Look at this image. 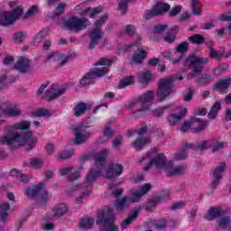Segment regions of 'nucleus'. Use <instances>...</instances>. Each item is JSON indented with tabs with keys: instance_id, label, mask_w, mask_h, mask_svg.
<instances>
[{
	"instance_id": "nucleus-1",
	"label": "nucleus",
	"mask_w": 231,
	"mask_h": 231,
	"mask_svg": "<svg viewBox=\"0 0 231 231\" xmlns=\"http://www.w3.org/2000/svg\"><path fill=\"white\" fill-rule=\"evenodd\" d=\"M109 152L106 149L102 150L99 152H92L91 156L95 161V166L90 169L86 177L87 183H93L96 180L102 176V172L106 171V160H107Z\"/></svg>"
},
{
	"instance_id": "nucleus-2",
	"label": "nucleus",
	"mask_w": 231,
	"mask_h": 231,
	"mask_svg": "<svg viewBox=\"0 0 231 231\" xmlns=\"http://www.w3.org/2000/svg\"><path fill=\"white\" fill-rule=\"evenodd\" d=\"M30 140H32V143H29V145H35L39 142L37 137H33V133L32 131H27L23 134L9 132L7 134L0 137V143L3 145H14V143L24 145V143L30 142Z\"/></svg>"
},
{
	"instance_id": "nucleus-3",
	"label": "nucleus",
	"mask_w": 231,
	"mask_h": 231,
	"mask_svg": "<svg viewBox=\"0 0 231 231\" xmlns=\"http://www.w3.org/2000/svg\"><path fill=\"white\" fill-rule=\"evenodd\" d=\"M152 100H154V92L149 91L141 95L138 100L133 101L129 105L130 109L141 107L134 112V117L142 118V116H145V115H147V111L151 109V105H149L148 102H152Z\"/></svg>"
},
{
	"instance_id": "nucleus-4",
	"label": "nucleus",
	"mask_w": 231,
	"mask_h": 231,
	"mask_svg": "<svg viewBox=\"0 0 231 231\" xmlns=\"http://www.w3.org/2000/svg\"><path fill=\"white\" fill-rule=\"evenodd\" d=\"M97 225H101L100 231H118V226L115 225V214L112 208H106L98 213Z\"/></svg>"
},
{
	"instance_id": "nucleus-5",
	"label": "nucleus",
	"mask_w": 231,
	"mask_h": 231,
	"mask_svg": "<svg viewBox=\"0 0 231 231\" xmlns=\"http://www.w3.org/2000/svg\"><path fill=\"white\" fill-rule=\"evenodd\" d=\"M176 80H183V77L171 76L170 78L160 80L157 96L161 100H165L172 93V83L176 82Z\"/></svg>"
},
{
	"instance_id": "nucleus-6",
	"label": "nucleus",
	"mask_w": 231,
	"mask_h": 231,
	"mask_svg": "<svg viewBox=\"0 0 231 231\" xmlns=\"http://www.w3.org/2000/svg\"><path fill=\"white\" fill-rule=\"evenodd\" d=\"M89 24H91V23L88 19H80L77 16H72L63 21V26L66 28V30L77 32H82V30H86Z\"/></svg>"
},
{
	"instance_id": "nucleus-7",
	"label": "nucleus",
	"mask_w": 231,
	"mask_h": 231,
	"mask_svg": "<svg viewBox=\"0 0 231 231\" xmlns=\"http://www.w3.org/2000/svg\"><path fill=\"white\" fill-rule=\"evenodd\" d=\"M44 189V184L40 183L32 186V188H28L25 189V196L28 198H35L41 194L40 205L41 207H44L46 203H48V199H50V194L46 190H42Z\"/></svg>"
},
{
	"instance_id": "nucleus-8",
	"label": "nucleus",
	"mask_w": 231,
	"mask_h": 231,
	"mask_svg": "<svg viewBox=\"0 0 231 231\" xmlns=\"http://www.w3.org/2000/svg\"><path fill=\"white\" fill-rule=\"evenodd\" d=\"M187 64H189L190 69H192V73L190 74L191 79L193 77H196L197 75H199L201 71H203V66L204 64H207L208 62V58H201L194 55H190L187 60Z\"/></svg>"
},
{
	"instance_id": "nucleus-9",
	"label": "nucleus",
	"mask_w": 231,
	"mask_h": 231,
	"mask_svg": "<svg viewBox=\"0 0 231 231\" xmlns=\"http://www.w3.org/2000/svg\"><path fill=\"white\" fill-rule=\"evenodd\" d=\"M140 41H142V37L137 36L135 42L128 45V50H131V48L136 49L130 61L131 64H142L147 59V51L140 47Z\"/></svg>"
},
{
	"instance_id": "nucleus-10",
	"label": "nucleus",
	"mask_w": 231,
	"mask_h": 231,
	"mask_svg": "<svg viewBox=\"0 0 231 231\" xmlns=\"http://www.w3.org/2000/svg\"><path fill=\"white\" fill-rule=\"evenodd\" d=\"M23 14V6L16 7L13 12H5L0 14V26H10L13 23H15L16 19L21 17Z\"/></svg>"
},
{
	"instance_id": "nucleus-11",
	"label": "nucleus",
	"mask_w": 231,
	"mask_h": 231,
	"mask_svg": "<svg viewBox=\"0 0 231 231\" xmlns=\"http://www.w3.org/2000/svg\"><path fill=\"white\" fill-rule=\"evenodd\" d=\"M152 165H154L156 169H172V161H168L167 156L163 153H158L155 156V160L150 161L144 166L143 171H149Z\"/></svg>"
},
{
	"instance_id": "nucleus-12",
	"label": "nucleus",
	"mask_w": 231,
	"mask_h": 231,
	"mask_svg": "<svg viewBox=\"0 0 231 231\" xmlns=\"http://www.w3.org/2000/svg\"><path fill=\"white\" fill-rule=\"evenodd\" d=\"M107 73V68L98 69L96 68L90 70L87 75H85L79 81L80 86L86 87L93 84L95 79L98 77H104Z\"/></svg>"
},
{
	"instance_id": "nucleus-13",
	"label": "nucleus",
	"mask_w": 231,
	"mask_h": 231,
	"mask_svg": "<svg viewBox=\"0 0 231 231\" xmlns=\"http://www.w3.org/2000/svg\"><path fill=\"white\" fill-rule=\"evenodd\" d=\"M88 37L90 39L89 50H93V48L97 46V44H99L101 48H104L107 42L106 39L102 40V37H104V32H102L100 28L92 29L88 33Z\"/></svg>"
},
{
	"instance_id": "nucleus-14",
	"label": "nucleus",
	"mask_w": 231,
	"mask_h": 231,
	"mask_svg": "<svg viewBox=\"0 0 231 231\" xmlns=\"http://www.w3.org/2000/svg\"><path fill=\"white\" fill-rule=\"evenodd\" d=\"M208 147H210V146H208V145H186L183 150L175 152L174 158H175V160H178V161L187 160V158L189 157V155L187 154V151H189V149H191L193 151V152H195V154H201V152H203L204 151H207V149H208Z\"/></svg>"
},
{
	"instance_id": "nucleus-15",
	"label": "nucleus",
	"mask_w": 231,
	"mask_h": 231,
	"mask_svg": "<svg viewBox=\"0 0 231 231\" xmlns=\"http://www.w3.org/2000/svg\"><path fill=\"white\" fill-rule=\"evenodd\" d=\"M86 129H89V126L87 123H83L75 128L74 143H78V145H80L81 143H84L85 142H88V140H89L91 134L89 132H86Z\"/></svg>"
},
{
	"instance_id": "nucleus-16",
	"label": "nucleus",
	"mask_w": 231,
	"mask_h": 231,
	"mask_svg": "<svg viewBox=\"0 0 231 231\" xmlns=\"http://www.w3.org/2000/svg\"><path fill=\"white\" fill-rule=\"evenodd\" d=\"M226 214H230V209H222L221 207H210L207 214L204 215V219L206 221H214V219L223 217V216H226Z\"/></svg>"
},
{
	"instance_id": "nucleus-17",
	"label": "nucleus",
	"mask_w": 231,
	"mask_h": 231,
	"mask_svg": "<svg viewBox=\"0 0 231 231\" xmlns=\"http://www.w3.org/2000/svg\"><path fill=\"white\" fill-rule=\"evenodd\" d=\"M207 121H201L198 117H194L191 119V122H184L180 131L182 133H187L192 127L195 131L200 132L207 127Z\"/></svg>"
},
{
	"instance_id": "nucleus-18",
	"label": "nucleus",
	"mask_w": 231,
	"mask_h": 231,
	"mask_svg": "<svg viewBox=\"0 0 231 231\" xmlns=\"http://www.w3.org/2000/svg\"><path fill=\"white\" fill-rule=\"evenodd\" d=\"M124 173V166L120 163H111L106 169V180H114V178H118Z\"/></svg>"
},
{
	"instance_id": "nucleus-19",
	"label": "nucleus",
	"mask_w": 231,
	"mask_h": 231,
	"mask_svg": "<svg viewBox=\"0 0 231 231\" xmlns=\"http://www.w3.org/2000/svg\"><path fill=\"white\" fill-rule=\"evenodd\" d=\"M225 169H226V163L224 162L211 171L210 174L212 175V178H214V180L211 183L212 189H217V185H219V181H221V178H223Z\"/></svg>"
},
{
	"instance_id": "nucleus-20",
	"label": "nucleus",
	"mask_w": 231,
	"mask_h": 231,
	"mask_svg": "<svg viewBox=\"0 0 231 231\" xmlns=\"http://www.w3.org/2000/svg\"><path fill=\"white\" fill-rule=\"evenodd\" d=\"M32 68V61L26 57H20L14 65V69L26 73Z\"/></svg>"
},
{
	"instance_id": "nucleus-21",
	"label": "nucleus",
	"mask_w": 231,
	"mask_h": 231,
	"mask_svg": "<svg viewBox=\"0 0 231 231\" xmlns=\"http://www.w3.org/2000/svg\"><path fill=\"white\" fill-rule=\"evenodd\" d=\"M152 186L150 183L144 184L139 191L132 193L130 197V203H138L140 199H142V196L147 194L149 190H151Z\"/></svg>"
},
{
	"instance_id": "nucleus-22",
	"label": "nucleus",
	"mask_w": 231,
	"mask_h": 231,
	"mask_svg": "<svg viewBox=\"0 0 231 231\" xmlns=\"http://www.w3.org/2000/svg\"><path fill=\"white\" fill-rule=\"evenodd\" d=\"M46 60H54V62H58L60 66H64V64L69 60V56H66L59 51H56L49 54Z\"/></svg>"
},
{
	"instance_id": "nucleus-23",
	"label": "nucleus",
	"mask_w": 231,
	"mask_h": 231,
	"mask_svg": "<svg viewBox=\"0 0 231 231\" xmlns=\"http://www.w3.org/2000/svg\"><path fill=\"white\" fill-rule=\"evenodd\" d=\"M186 115H187V109L185 107H182L180 109V114H171L168 117L170 125H176V124H178V122H180V120H181V118H183V116H185Z\"/></svg>"
},
{
	"instance_id": "nucleus-24",
	"label": "nucleus",
	"mask_w": 231,
	"mask_h": 231,
	"mask_svg": "<svg viewBox=\"0 0 231 231\" xmlns=\"http://www.w3.org/2000/svg\"><path fill=\"white\" fill-rule=\"evenodd\" d=\"M138 214H140V209L138 208L134 209L133 214L129 215L127 218L123 220V223L121 224V228L123 230H125V228L128 227L129 225H131V223H133V221L136 219V217H138Z\"/></svg>"
},
{
	"instance_id": "nucleus-25",
	"label": "nucleus",
	"mask_w": 231,
	"mask_h": 231,
	"mask_svg": "<svg viewBox=\"0 0 231 231\" xmlns=\"http://www.w3.org/2000/svg\"><path fill=\"white\" fill-rule=\"evenodd\" d=\"M230 84H231V79L226 78V79L218 80L216 83V88L219 92L226 93V89H228V88H230Z\"/></svg>"
},
{
	"instance_id": "nucleus-26",
	"label": "nucleus",
	"mask_w": 231,
	"mask_h": 231,
	"mask_svg": "<svg viewBox=\"0 0 231 231\" xmlns=\"http://www.w3.org/2000/svg\"><path fill=\"white\" fill-rule=\"evenodd\" d=\"M89 109H91V106L83 102L78 103L76 107H74V115L76 116H82Z\"/></svg>"
},
{
	"instance_id": "nucleus-27",
	"label": "nucleus",
	"mask_w": 231,
	"mask_h": 231,
	"mask_svg": "<svg viewBox=\"0 0 231 231\" xmlns=\"http://www.w3.org/2000/svg\"><path fill=\"white\" fill-rule=\"evenodd\" d=\"M64 93H66V88H60L56 92L54 91L53 88H51L46 91L49 100H55L56 98H59V97L64 95Z\"/></svg>"
},
{
	"instance_id": "nucleus-28",
	"label": "nucleus",
	"mask_w": 231,
	"mask_h": 231,
	"mask_svg": "<svg viewBox=\"0 0 231 231\" xmlns=\"http://www.w3.org/2000/svg\"><path fill=\"white\" fill-rule=\"evenodd\" d=\"M186 171H187V167L183 165H179L168 171L167 176L169 178H172V176H181V174H185Z\"/></svg>"
},
{
	"instance_id": "nucleus-29",
	"label": "nucleus",
	"mask_w": 231,
	"mask_h": 231,
	"mask_svg": "<svg viewBox=\"0 0 231 231\" xmlns=\"http://www.w3.org/2000/svg\"><path fill=\"white\" fill-rule=\"evenodd\" d=\"M32 125V122L30 121H21L13 125H11V129L14 131H28Z\"/></svg>"
},
{
	"instance_id": "nucleus-30",
	"label": "nucleus",
	"mask_w": 231,
	"mask_h": 231,
	"mask_svg": "<svg viewBox=\"0 0 231 231\" xmlns=\"http://www.w3.org/2000/svg\"><path fill=\"white\" fill-rule=\"evenodd\" d=\"M100 12H102V7H94V8H87L85 10H83L80 13L81 17H86V15H89V17H91V19H93V17H95V15H98V14H100Z\"/></svg>"
},
{
	"instance_id": "nucleus-31",
	"label": "nucleus",
	"mask_w": 231,
	"mask_h": 231,
	"mask_svg": "<svg viewBox=\"0 0 231 231\" xmlns=\"http://www.w3.org/2000/svg\"><path fill=\"white\" fill-rule=\"evenodd\" d=\"M153 9L157 15H162V14H165V12H169L171 10V5L169 4L158 2L154 6Z\"/></svg>"
},
{
	"instance_id": "nucleus-32",
	"label": "nucleus",
	"mask_w": 231,
	"mask_h": 231,
	"mask_svg": "<svg viewBox=\"0 0 231 231\" xmlns=\"http://www.w3.org/2000/svg\"><path fill=\"white\" fill-rule=\"evenodd\" d=\"M190 8L193 15H201L203 7H201L199 0H190Z\"/></svg>"
},
{
	"instance_id": "nucleus-33",
	"label": "nucleus",
	"mask_w": 231,
	"mask_h": 231,
	"mask_svg": "<svg viewBox=\"0 0 231 231\" xmlns=\"http://www.w3.org/2000/svg\"><path fill=\"white\" fill-rule=\"evenodd\" d=\"M54 217H60V216H64L66 212H68V208L66 207V204H60L58 206H55L52 209Z\"/></svg>"
},
{
	"instance_id": "nucleus-34",
	"label": "nucleus",
	"mask_w": 231,
	"mask_h": 231,
	"mask_svg": "<svg viewBox=\"0 0 231 231\" xmlns=\"http://www.w3.org/2000/svg\"><path fill=\"white\" fill-rule=\"evenodd\" d=\"M151 79H152L151 70H146L138 75V79H139V82H141V84H148Z\"/></svg>"
},
{
	"instance_id": "nucleus-35",
	"label": "nucleus",
	"mask_w": 231,
	"mask_h": 231,
	"mask_svg": "<svg viewBox=\"0 0 231 231\" xmlns=\"http://www.w3.org/2000/svg\"><path fill=\"white\" fill-rule=\"evenodd\" d=\"M10 208V204L5 203L0 206V219L5 223L8 217V209Z\"/></svg>"
},
{
	"instance_id": "nucleus-36",
	"label": "nucleus",
	"mask_w": 231,
	"mask_h": 231,
	"mask_svg": "<svg viewBox=\"0 0 231 231\" xmlns=\"http://www.w3.org/2000/svg\"><path fill=\"white\" fill-rule=\"evenodd\" d=\"M199 145H224L223 142L217 136L212 137L211 139L205 140L199 143Z\"/></svg>"
},
{
	"instance_id": "nucleus-37",
	"label": "nucleus",
	"mask_w": 231,
	"mask_h": 231,
	"mask_svg": "<svg viewBox=\"0 0 231 231\" xmlns=\"http://www.w3.org/2000/svg\"><path fill=\"white\" fill-rule=\"evenodd\" d=\"M219 109H221V102L216 101L208 115V118H216V116H217V111H219Z\"/></svg>"
},
{
	"instance_id": "nucleus-38",
	"label": "nucleus",
	"mask_w": 231,
	"mask_h": 231,
	"mask_svg": "<svg viewBox=\"0 0 231 231\" xmlns=\"http://www.w3.org/2000/svg\"><path fill=\"white\" fill-rule=\"evenodd\" d=\"M42 159L40 158H33L30 161L28 167H30L31 169H42Z\"/></svg>"
},
{
	"instance_id": "nucleus-39",
	"label": "nucleus",
	"mask_w": 231,
	"mask_h": 231,
	"mask_svg": "<svg viewBox=\"0 0 231 231\" xmlns=\"http://www.w3.org/2000/svg\"><path fill=\"white\" fill-rule=\"evenodd\" d=\"M93 225H95L94 218H83L79 223L80 228H93Z\"/></svg>"
},
{
	"instance_id": "nucleus-40",
	"label": "nucleus",
	"mask_w": 231,
	"mask_h": 231,
	"mask_svg": "<svg viewBox=\"0 0 231 231\" xmlns=\"http://www.w3.org/2000/svg\"><path fill=\"white\" fill-rule=\"evenodd\" d=\"M160 201H162L161 197H156L155 199H151L145 208L146 212H151V210H152V208H156V205H158V203H160Z\"/></svg>"
},
{
	"instance_id": "nucleus-41",
	"label": "nucleus",
	"mask_w": 231,
	"mask_h": 231,
	"mask_svg": "<svg viewBox=\"0 0 231 231\" xmlns=\"http://www.w3.org/2000/svg\"><path fill=\"white\" fill-rule=\"evenodd\" d=\"M126 201L131 202V197H123L122 199L117 200L115 205L116 208H117V210H124Z\"/></svg>"
},
{
	"instance_id": "nucleus-42",
	"label": "nucleus",
	"mask_w": 231,
	"mask_h": 231,
	"mask_svg": "<svg viewBox=\"0 0 231 231\" xmlns=\"http://www.w3.org/2000/svg\"><path fill=\"white\" fill-rule=\"evenodd\" d=\"M75 154V151L73 150H65L58 154L59 160H68L71 158Z\"/></svg>"
},
{
	"instance_id": "nucleus-43",
	"label": "nucleus",
	"mask_w": 231,
	"mask_h": 231,
	"mask_svg": "<svg viewBox=\"0 0 231 231\" xmlns=\"http://www.w3.org/2000/svg\"><path fill=\"white\" fill-rule=\"evenodd\" d=\"M134 82L133 76L126 77L123 79L119 83L120 89H124V88H127V86H131Z\"/></svg>"
},
{
	"instance_id": "nucleus-44",
	"label": "nucleus",
	"mask_w": 231,
	"mask_h": 231,
	"mask_svg": "<svg viewBox=\"0 0 231 231\" xmlns=\"http://www.w3.org/2000/svg\"><path fill=\"white\" fill-rule=\"evenodd\" d=\"M4 113L7 116H19V115H21V109L16 107L7 108L4 110Z\"/></svg>"
},
{
	"instance_id": "nucleus-45",
	"label": "nucleus",
	"mask_w": 231,
	"mask_h": 231,
	"mask_svg": "<svg viewBox=\"0 0 231 231\" xmlns=\"http://www.w3.org/2000/svg\"><path fill=\"white\" fill-rule=\"evenodd\" d=\"M189 41L193 42V44H202V42H205V37L201 34H194L189 37Z\"/></svg>"
},
{
	"instance_id": "nucleus-46",
	"label": "nucleus",
	"mask_w": 231,
	"mask_h": 231,
	"mask_svg": "<svg viewBox=\"0 0 231 231\" xmlns=\"http://www.w3.org/2000/svg\"><path fill=\"white\" fill-rule=\"evenodd\" d=\"M48 33V30H42L40 32H38L34 38V44H39V42H42V40L44 37H46Z\"/></svg>"
},
{
	"instance_id": "nucleus-47",
	"label": "nucleus",
	"mask_w": 231,
	"mask_h": 231,
	"mask_svg": "<svg viewBox=\"0 0 231 231\" xmlns=\"http://www.w3.org/2000/svg\"><path fill=\"white\" fill-rule=\"evenodd\" d=\"M39 14V5H32L29 10L25 13V17H33Z\"/></svg>"
},
{
	"instance_id": "nucleus-48",
	"label": "nucleus",
	"mask_w": 231,
	"mask_h": 231,
	"mask_svg": "<svg viewBox=\"0 0 231 231\" xmlns=\"http://www.w3.org/2000/svg\"><path fill=\"white\" fill-rule=\"evenodd\" d=\"M24 37H26V32H15L13 36L14 41H15V42H17L18 44L23 42V39H24Z\"/></svg>"
},
{
	"instance_id": "nucleus-49",
	"label": "nucleus",
	"mask_w": 231,
	"mask_h": 231,
	"mask_svg": "<svg viewBox=\"0 0 231 231\" xmlns=\"http://www.w3.org/2000/svg\"><path fill=\"white\" fill-rule=\"evenodd\" d=\"M188 50H189V42H187L180 43L176 48L177 53H185L187 52Z\"/></svg>"
},
{
	"instance_id": "nucleus-50",
	"label": "nucleus",
	"mask_w": 231,
	"mask_h": 231,
	"mask_svg": "<svg viewBox=\"0 0 231 231\" xmlns=\"http://www.w3.org/2000/svg\"><path fill=\"white\" fill-rule=\"evenodd\" d=\"M36 116H51V112L45 108H39L35 112Z\"/></svg>"
},
{
	"instance_id": "nucleus-51",
	"label": "nucleus",
	"mask_w": 231,
	"mask_h": 231,
	"mask_svg": "<svg viewBox=\"0 0 231 231\" xmlns=\"http://www.w3.org/2000/svg\"><path fill=\"white\" fill-rule=\"evenodd\" d=\"M125 32L126 33V35H129V37H133V35L136 33V28L134 27V25L128 24L125 26Z\"/></svg>"
},
{
	"instance_id": "nucleus-52",
	"label": "nucleus",
	"mask_w": 231,
	"mask_h": 231,
	"mask_svg": "<svg viewBox=\"0 0 231 231\" xmlns=\"http://www.w3.org/2000/svg\"><path fill=\"white\" fill-rule=\"evenodd\" d=\"M147 143H151V137H143L141 139H137L134 145H145Z\"/></svg>"
},
{
	"instance_id": "nucleus-53",
	"label": "nucleus",
	"mask_w": 231,
	"mask_h": 231,
	"mask_svg": "<svg viewBox=\"0 0 231 231\" xmlns=\"http://www.w3.org/2000/svg\"><path fill=\"white\" fill-rule=\"evenodd\" d=\"M156 15L158 14L153 7L152 10H148L144 13L143 18L146 20H149V19H152V17H156Z\"/></svg>"
},
{
	"instance_id": "nucleus-54",
	"label": "nucleus",
	"mask_w": 231,
	"mask_h": 231,
	"mask_svg": "<svg viewBox=\"0 0 231 231\" xmlns=\"http://www.w3.org/2000/svg\"><path fill=\"white\" fill-rule=\"evenodd\" d=\"M224 56H225V54H223L222 52H217V51H216L214 49H210V51H209V57H211V59L219 60Z\"/></svg>"
},
{
	"instance_id": "nucleus-55",
	"label": "nucleus",
	"mask_w": 231,
	"mask_h": 231,
	"mask_svg": "<svg viewBox=\"0 0 231 231\" xmlns=\"http://www.w3.org/2000/svg\"><path fill=\"white\" fill-rule=\"evenodd\" d=\"M65 9H66V4L64 3L59 4L56 7L55 16L59 17V15L64 14Z\"/></svg>"
},
{
	"instance_id": "nucleus-56",
	"label": "nucleus",
	"mask_w": 231,
	"mask_h": 231,
	"mask_svg": "<svg viewBox=\"0 0 231 231\" xmlns=\"http://www.w3.org/2000/svg\"><path fill=\"white\" fill-rule=\"evenodd\" d=\"M75 168L73 166H69L67 168L60 169L59 171L60 176H68L71 171H73Z\"/></svg>"
},
{
	"instance_id": "nucleus-57",
	"label": "nucleus",
	"mask_w": 231,
	"mask_h": 231,
	"mask_svg": "<svg viewBox=\"0 0 231 231\" xmlns=\"http://www.w3.org/2000/svg\"><path fill=\"white\" fill-rule=\"evenodd\" d=\"M111 61L106 58H101L98 61L94 63V66H109Z\"/></svg>"
},
{
	"instance_id": "nucleus-58",
	"label": "nucleus",
	"mask_w": 231,
	"mask_h": 231,
	"mask_svg": "<svg viewBox=\"0 0 231 231\" xmlns=\"http://www.w3.org/2000/svg\"><path fill=\"white\" fill-rule=\"evenodd\" d=\"M182 7L181 5H175L170 12V16L171 17H176L180 12H181Z\"/></svg>"
},
{
	"instance_id": "nucleus-59",
	"label": "nucleus",
	"mask_w": 231,
	"mask_h": 231,
	"mask_svg": "<svg viewBox=\"0 0 231 231\" xmlns=\"http://www.w3.org/2000/svg\"><path fill=\"white\" fill-rule=\"evenodd\" d=\"M115 135V131H113L109 126H106L104 130V137L108 140Z\"/></svg>"
},
{
	"instance_id": "nucleus-60",
	"label": "nucleus",
	"mask_w": 231,
	"mask_h": 231,
	"mask_svg": "<svg viewBox=\"0 0 231 231\" xmlns=\"http://www.w3.org/2000/svg\"><path fill=\"white\" fill-rule=\"evenodd\" d=\"M80 178V171L76 170L73 173L69 176V181H77Z\"/></svg>"
},
{
	"instance_id": "nucleus-61",
	"label": "nucleus",
	"mask_w": 231,
	"mask_h": 231,
	"mask_svg": "<svg viewBox=\"0 0 231 231\" xmlns=\"http://www.w3.org/2000/svg\"><path fill=\"white\" fill-rule=\"evenodd\" d=\"M165 226H167V221L164 218L159 220L158 223L155 224V228L158 230H162Z\"/></svg>"
},
{
	"instance_id": "nucleus-62",
	"label": "nucleus",
	"mask_w": 231,
	"mask_h": 231,
	"mask_svg": "<svg viewBox=\"0 0 231 231\" xmlns=\"http://www.w3.org/2000/svg\"><path fill=\"white\" fill-rule=\"evenodd\" d=\"M167 30V25H157L153 28V33H162Z\"/></svg>"
},
{
	"instance_id": "nucleus-63",
	"label": "nucleus",
	"mask_w": 231,
	"mask_h": 231,
	"mask_svg": "<svg viewBox=\"0 0 231 231\" xmlns=\"http://www.w3.org/2000/svg\"><path fill=\"white\" fill-rule=\"evenodd\" d=\"M106 21H107V14L103 15L99 20L96 21L95 28H100V26H102Z\"/></svg>"
},
{
	"instance_id": "nucleus-64",
	"label": "nucleus",
	"mask_w": 231,
	"mask_h": 231,
	"mask_svg": "<svg viewBox=\"0 0 231 231\" xmlns=\"http://www.w3.org/2000/svg\"><path fill=\"white\" fill-rule=\"evenodd\" d=\"M230 222H231L230 218L223 217L219 219L217 223H218V226L223 227V226H226Z\"/></svg>"
}]
</instances>
